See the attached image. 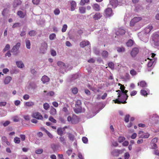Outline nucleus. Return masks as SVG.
I'll return each mask as SVG.
<instances>
[{"instance_id": "aec40b11", "label": "nucleus", "mask_w": 159, "mask_h": 159, "mask_svg": "<svg viewBox=\"0 0 159 159\" xmlns=\"http://www.w3.org/2000/svg\"><path fill=\"white\" fill-rule=\"evenodd\" d=\"M110 2L112 7L114 8L116 7L118 5V2L117 0H110Z\"/></svg>"}, {"instance_id": "f8f14e48", "label": "nucleus", "mask_w": 159, "mask_h": 159, "mask_svg": "<svg viewBox=\"0 0 159 159\" xmlns=\"http://www.w3.org/2000/svg\"><path fill=\"white\" fill-rule=\"evenodd\" d=\"M20 0H14L13 3V6L14 8L17 7L18 6L20 5L22 3Z\"/></svg>"}, {"instance_id": "603ef678", "label": "nucleus", "mask_w": 159, "mask_h": 159, "mask_svg": "<svg viewBox=\"0 0 159 159\" xmlns=\"http://www.w3.org/2000/svg\"><path fill=\"white\" fill-rule=\"evenodd\" d=\"M67 25L66 24H64L63 25V27L62 29V30H61L62 32H65L67 29Z\"/></svg>"}, {"instance_id": "6ab92c4d", "label": "nucleus", "mask_w": 159, "mask_h": 159, "mask_svg": "<svg viewBox=\"0 0 159 159\" xmlns=\"http://www.w3.org/2000/svg\"><path fill=\"white\" fill-rule=\"evenodd\" d=\"M49 80V78L46 75L43 76L41 78V80L43 84H45L48 82Z\"/></svg>"}, {"instance_id": "a878e982", "label": "nucleus", "mask_w": 159, "mask_h": 159, "mask_svg": "<svg viewBox=\"0 0 159 159\" xmlns=\"http://www.w3.org/2000/svg\"><path fill=\"white\" fill-rule=\"evenodd\" d=\"M17 15L21 18H24L25 16V14L21 11H19L17 12Z\"/></svg>"}, {"instance_id": "b1692460", "label": "nucleus", "mask_w": 159, "mask_h": 159, "mask_svg": "<svg viewBox=\"0 0 159 159\" xmlns=\"http://www.w3.org/2000/svg\"><path fill=\"white\" fill-rule=\"evenodd\" d=\"M89 41H83L81 42L80 44V47L81 48H84L86 46L89 45Z\"/></svg>"}, {"instance_id": "4be33fe9", "label": "nucleus", "mask_w": 159, "mask_h": 159, "mask_svg": "<svg viewBox=\"0 0 159 159\" xmlns=\"http://www.w3.org/2000/svg\"><path fill=\"white\" fill-rule=\"evenodd\" d=\"M125 31L124 29L121 28H119L116 32V34L117 35H119V34L121 35L124 34H125Z\"/></svg>"}, {"instance_id": "20e7f679", "label": "nucleus", "mask_w": 159, "mask_h": 159, "mask_svg": "<svg viewBox=\"0 0 159 159\" xmlns=\"http://www.w3.org/2000/svg\"><path fill=\"white\" fill-rule=\"evenodd\" d=\"M20 46V43H16V45L14 46L11 49V52L13 53L15 55H16L19 53L18 50L19 49Z\"/></svg>"}, {"instance_id": "e2e57ef3", "label": "nucleus", "mask_w": 159, "mask_h": 159, "mask_svg": "<svg viewBox=\"0 0 159 159\" xmlns=\"http://www.w3.org/2000/svg\"><path fill=\"white\" fill-rule=\"evenodd\" d=\"M93 51L94 53L97 55H98L99 53V50L96 48L94 49Z\"/></svg>"}, {"instance_id": "680f3d73", "label": "nucleus", "mask_w": 159, "mask_h": 159, "mask_svg": "<svg viewBox=\"0 0 159 159\" xmlns=\"http://www.w3.org/2000/svg\"><path fill=\"white\" fill-rule=\"evenodd\" d=\"M30 98V96L29 95L26 94L23 96V98L25 100H28Z\"/></svg>"}, {"instance_id": "a19ab883", "label": "nucleus", "mask_w": 159, "mask_h": 159, "mask_svg": "<svg viewBox=\"0 0 159 159\" xmlns=\"http://www.w3.org/2000/svg\"><path fill=\"white\" fill-rule=\"evenodd\" d=\"M79 11L81 13H84L85 12V8L84 7H81L79 8Z\"/></svg>"}, {"instance_id": "5701e85b", "label": "nucleus", "mask_w": 159, "mask_h": 159, "mask_svg": "<svg viewBox=\"0 0 159 159\" xmlns=\"http://www.w3.org/2000/svg\"><path fill=\"white\" fill-rule=\"evenodd\" d=\"M16 64L17 66L19 68H22L24 67V65L21 61H17L16 62Z\"/></svg>"}, {"instance_id": "393cba45", "label": "nucleus", "mask_w": 159, "mask_h": 159, "mask_svg": "<svg viewBox=\"0 0 159 159\" xmlns=\"http://www.w3.org/2000/svg\"><path fill=\"white\" fill-rule=\"evenodd\" d=\"M65 131V128H58L57 129V133L58 134L61 136L63 135V131Z\"/></svg>"}, {"instance_id": "2eb2a0df", "label": "nucleus", "mask_w": 159, "mask_h": 159, "mask_svg": "<svg viewBox=\"0 0 159 159\" xmlns=\"http://www.w3.org/2000/svg\"><path fill=\"white\" fill-rule=\"evenodd\" d=\"M155 60H156L155 58L150 60L148 63V67H151V68H152L154 66L153 64H155L156 63V62H155Z\"/></svg>"}, {"instance_id": "37998d69", "label": "nucleus", "mask_w": 159, "mask_h": 159, "mask_svg": "<svg viewBox=\"0 0 159 159\" xmlns=\"http://www.w3.org/2000/svg\"><path fill=\"white\" fill-rule=\"evenodd\" d=\"M43 106L44 108L46 110H47L50 107L49 104L47 103H44L43 105Z\"/></svg>"}, {"instance_id": "864d4df0", "label": "nucleus", "mask_w": 159, "mask_h": 159, "mask_svg": "<svg viewBox=\"0 0 159 159\" xmlns=\"http://www.w3.org/2000/svg\"><path fill=\"white\" fill-rule=\"evenodd\" d=\"M49 120L50 121L54 123H56L57 122L56 120L52 116H50L49 118Z\"/></svg>"}, {"instance_id": "ea45409f", "label": "nucleus", "mask_w": 159, "mask_h": 159, "mask_svg": "<svg viewBox=\"0 0 159 159\" xmlns=\"http://www.w3.org/2000/svg\"><path fill=\"white\" fill-rule=\"evenodd\" d=\"M125 140V138L123 136H120L118 139V142L121 143Z\"/></svg>"}, {"instance_id": "c9c22d12", "label": "nucleus", "mask_w": 159, "mask_h": 159, "mask_svg": "<svg viewBox=\"0 0 159 159\" xmlns=\"http://www.w3.org/2000/svg\"><path fill=\"white\" fill-rule=\"evenodd\" d=\"M82 104L81 101L80 100L78 99L77 100L75 104V107H78L81 106Z\"/></svg>"}, {"instance_id": "f3484780", "label": "nucleus", "mask_w": 159, "mask_h": 159, "mask_svg": "<svg viewBox=\"0 0 159 159\" xmlns=\"http://www.w3.org/2000/svg\"><path fill=\"white\" fill-rule=\"evenodd\" d=\"M12 80V78L10 76H7L4 80V83L5 84H9Z\"/></svg>"}, {"instance_id": "a211bd4d", "label": "nucleus", "mask_w": 159, "mask_h": 159, "mask_svg": "<svg viewBox=\"0 0 159 159\" xmlns=\"http://www.w3.org/2000/svg\"><path fill=\"white\" fill-rule=\"evenodd\" d=\"M150 136V134L148 133H143L141 135H139V138L142 139L148 138Z\"/></svg>"}, {"instance_id": "cd10ccee", "label": "nucleus", "mask_w": 159, "mask_h": 159, "mask_svg": "<svg viewBox=\"0 0 159 159\" xmlns=\"http://www.w3.org/2000/svg\"><path fill=\"white\" fill-rule=\"evenodd\" d=\"M56 112L57 111L55 108L53 107H52L51 108L50 111V113L51 115L54 116L56 114Z\"/></svg>"}, {"instance_id": "774afa93", "label": "nucleus", "mask_w": 159, "mask_h": 159, "mask_svg": "<svg viewBox=\"0 0 159 159\" xmlns=\"http://www.w3.org/2000/svg\"><path fill=\"white\" fill-rule=\"evenodd\" d=\"M154 154L157 156H159V150L158 149H156L154 151Z\"/></svg>"}, {"instance_id": "3c124183", "label": "nucleus", "mask_w": 159, "mask_h": 159, "mask_svg": "<svg viewBox=\"0 0 159 159\" xmlns=\"http://www.w3.org/2000/svg\"><path fill=\"white\" fill-rule=\"evenodd\" d=\"M54 13L55 15H58L60 13V11L59 9L57 8L55 9L54 11Z\"/></svg>"}, {"instance_id": "4d7b16f0", "label": "nucleus", "mask_w": 159, "mask_h": 159, "mask_svg": "<svg viewBox=\"0 0 159 159\" xmlns=\"http://www.w3.org/2000/svg\"><path fill=\"white\" fill-rule=\"evenodd\" d=\"M129 115L128 114L126 115L125 118V121L127 123L129 121Z\"/></svg>"}, {"instance_id": "c03bdc74", "label": "nucleus", "mask_w": 159, "mask_h": 159, "mask_svg": "<svg viewBox=\"0 0 159 159\" xmlns=\"http://www.w3.org/2000/svg\"><path fill=\"white\" fill-rule=\"evenodd\" d=\"M68 138L70 140L73 141L74 140L75 136L74 135L69 133V134Z\"/></svg>"}, {"instance_id": "2f4dec72", "label": "nucleus", "mask_w": 159, "mask_h": 159, "mask_svg": "<svg viewBox=\"0 0 159 159\" xmlns=\"http://www.w3.org/2000/svg\"><path fill=\"white\" fill-rule=\"evenodd\" d=\"M25 105L27 107H32L34 105V103L32 102H26Z\"/></svg>"}, {"instance_id": "6e6552de", "label": "nucleus", "mask_w": 159, "mask_h": 159, "mask_svg": "<svg viewBox=\"0 0 159 159\" xmlns=\"http://www.w3.org/2000/svg\"><path fill=\"white\" fill-rule=\"evenodd\" d=\"M69 3L70 4V11H74L76 7V2L74 1L71 0L69 1Z\"/></svg>"}, {"instance_id": "8fccbe9b", "label": "nucleus", "mask_w": 159, "mask_h": 159, "mask_svg": "<svg viewBox=\"0 0 159 159\" xmlns=\"http://www.w3.org/2000/svg\"><path fill=\"white\" fill-rule=\"evenodd\" d=\"M140 92L141 94L144 96H147L148 94L147 91L144 90H141Z\"/></svg>"}, {"instance_id": "4468645a", "label": "nucleus", "mask_w": 159, "mask_h": 159, "mask_svg": "<svg viewBox=\"0 0 159 159\" xmlns=\"http://www.w3.org/2000/svg\"><path fill=\"white\" fill-rule=\"evenodd\" d=\"M120 152H122V151L120 150L115 149L111 152V154L114 156L117 157L119 155Z\"/></svg>"}, {"instance_id": "4c0bfd02", "label": "nucleus", "mask_w": 159, "mask_h": 159, "mask_svg": "<svg viewBox=\"0 0 159 159\" xmlns=\"http://www.w3.org/2000/svg\"><path fill=\"white\" fill-rule=\"evenodd\" d=\"M14 141L16 143H19L20 142V138L17 137H15L14 139Z\"/></svg>"}, {"instance_id": "bb28decb", "label": "nucleus", "mask_w": 159, "mask_h": 159, "mask_svg": "<svg viewBox=\"0 0 159 159\" xmlns=\"http://www.w3.org/2000/svg\"><path fill=\"white\" fill-rule=\"evenodd\" d=\"M138 85L141 87H147V84L145 81H142L138 83Z\"/></svg>"}, {"instance_id": "7ed1b4c3", "label": "nucleus", "mask_w": 159, "mask_h": 159, "mask_svg": "<svg viewBox=\"0 0 159 159\" xmlns=\"http://www.w3.org/2000/svg\"><path fill=\"white\" fill-rule=\"evenodd\" d=\"M152 39L155 46H159V35L157 33H154L152 35Z\"/></svg>"}, {"instance_id": "58836bf2", "label": "nucleus", "mask_w": 159, "mask_h": 159, "mask_svg": "<svg viewBox=\"0 0 159 159\" xmlns=\"http://www.w3.org/2000/svg\"><path fill=\"white\" fill-rule=\"evenodd\" d=\"M72 93L74 94H76L78 92V90L77 88L75 87L71 89Z\"/></svg>"}, {"instance_id": "e433bc0d", "label": "nucleus", "mask_w": 159, "mask_h": 159, "mask_svg": "<svg viewBox=\"0 0 159 159\" xmlns=\"http://www.w3.org/2000/svg\"><path fill=\"white\" fill-rule=\"evenodd\" d=\"M89 1V0H81L80 2V5L83 6L85 3H88Z\"/></svg>"}, {"instance_id": "dca6fc26", "label": "nucleus", "mask_w": 159, "mask_h": 159, "mask_svg": "<svg viewBox=\"0 0 159 159\" xmlns=\"http://www.w3.org/2000/svg\"><path fill=\"white\" fill-rule=\"evenodd\" d=\"M102 16V15L99 12H96L93 16V18L95 20H98L100 19Z\"/></svg>"}, {"instance_id": "412c9836", "label": "nucleus", "mask_w": 159, "mask_h": 159, "mask_svg": "<svg viewBox=\"0 0 159 159\" xmlns=\"http://www.w3.org/2000/svg\"><path fill=\"white\" fill-rule=\"evenodd\" d=\"M92 7L93 9L96 11H98L100 10V6L98 4H94Z\"/></svg>"}, {"instance_id": "9d476101", "label": "nucleus", "mask_w": 159, "mask_h": 159, "mask_svg": "<svg viewBox=\"0 0 159 159\" xmlns=\"http://www.w3.org/2000/svg\"><path fill=\"white\" fill-rule=\"evenodd\" d=\"M152 28L153 27L151 25H149L146 27L145 28L144 30H143L142 32H144V33L146 34H149V33L150 32Z\"/></svg>"}, {"instance_id": "6e6d98bb", "label": "nucleus", "mask_w": 159, "mask_h": 159, "mask_svg": "<svg viewBox=\"0 0 159 159\" xmlns=\"http://www.w3.org/2000/svg\"><path fill=\"white\" fill-rule=\"evenodd\" d=\"M130 157V155L128 152H125L124 154L125 159H128Z\"/></svg>"}, {"instance_id": "09e8293b", "label": "nucleus", "mask_w": 159, "mask_h": 159, "mask_svg": "<svg viewBox=\"0 0 159 159\" xmlns=\"http://www.w3.org/2000/svg\"><path fill=\"white\" fill-rule=\"evenodd\" d=\"M108 66L112 69H113L114 68V64L112 62H110L108 63Z\"/></svg>"}, {"instance_id": "5fc2aeb1", "label": "nucleus", "mask_w": 159, "mask_h": 159, "mask_svg": "<svg viewBox=\"0 0 159 159\" xmlns=\"http://www.w3.org/2000/svg\"><path fill=\"white\" fill-rule=\"evenodd\" d=\"M82 140L83 142L84 143H87L88 142L87 138L85 137H84L82 138Z\"/></svg>"}, {"instance_id": "f03ea898", "label": "nucleus", "mask_w": 159, "mask_h": 159, "mask_svg": "<svg viewBox=\"0 0 159 159\" xmlns=\"http://www.w3.org/2000/svg\"><path fill=\"white\" fill-rule=\"evenodd\" d=\"M138 36L140 39L145 42H148L149 34H146L144 32H141L138 34Z\"/></svg>"}, {"instance_id": "052dcab7", "label": "nucleus", "mask_w": 159, "mask_h": 159, "mask_svg": "<svg viewBox=\"0 0 159 159\" xmlns=\"http://www.w3.org/2000/svg\"><path fill=\"white\" fill-rule=\"evenodd\" d=\"M7 11H8V10H7V8L4 9L2 12V16H5L6 14L7 13Z\"/></svg>"}, {"instance_id": "13d9d810", "label": "nucleus", "mask_w": 159, "mask_h": 159, "mask_svg": "<svg viewBox=\"0 0 159 159\" xmlns=\"http://www.w3.org/2000/svg\"><path fill=\"white\" fill-rule=\"evenodd\" d=\"M125 50V48H123L119 47L117 49V51L119 52H124Z\"/></svg>"}, {"instance_id": "7c9ffc66", "label": "nucleus", "mask_w": 159, "mask_h": 159, "mask_svg": "<svg viewBox=\"0 0 159 159\" xmlns=\"http://www.w3.org/2000/svg\"><path fill=\"white\" fill-rule=\"evenodd\" d=\"M28 34L30 36L32 37L35 35L37 34V33L36 31L34 30H32L30 31L29 32Z\"/></svg>"}, {"instance_id": "f257e3e1", "label": "nucleus", "mask_w": 159, "mask_h": 159, "mask_svg": "<svg viewBox=\"0 0 159 159\" xmlns=\"http://www.w3.org/2000/svg\"><path fill=\"white\" fill-rule=\"evenodd\" d=\"M128 96L127 94H125V93H123L120 95H118L117 98L116 100H114L113 101L115 103L118 104L125 103H126V101L128 98Z\"/></svg>"}, {"instance_id": "0e129e2a", "label": "nucleus", "mask_w": 159, "mask_h": 159, "mask_svg": "<svg viewBox=\"0 0 159 159\" xmlns=\"http://www.w3.org/2000/svg\"><path fill=\"white\" fill-rule=\"evenodd\" d=\"M158 139L157 138H155L153 139L152 140V143H156L157 142Z\"/></svg>"}, {"instance_id": "39448f33", "label": "nucleus", "mask_w": 159, "mask_h": 159, "mask_svg": "<svg viewBox=\"0 0 159 159\" xmlns=\"http://www.w3.org/2000/svg\"><path fill=\"white\" fill-rule=\"evenodd\" d=\"M104 14L107 17H109L113 15V13L111 8H107L105 10Z\"/></svg>"}, {"instance_id": "f704fd0d", "label": "nucleus", "mask_w": 159, "mask_h": 159, "mask_svg": "<svg viewBox=\"0 0 159 159\" xmlns=\"http://www.w3.org/2000/svg\"><path fill=\"white\" fill-rule=\"evenodd\" d=\"M67 120L68 121L71 122L72 124H76L77 123V122H75L74 121V119L73 118H72L70 116H68L67 118Z\"/></svg>"}, {"instance_id": "c85d7f7f", "label": "nucleus", "mask_w": 159, "mask_h": 159, "mask_svg": "<svg viewBox=\"0 0 159 159\" xmlns=\"http://www.w3.org/2000/svg\"><path fill=\"white\" fill-rule=\"evenodd\" d=\"M134 43L133 40L131 39L129 40L126 43V45L127 47H130L132 46Z\"/></svg>"}, {"instance_id": "1a4fd4ad", "label": "nucleus", "mask_w": 159, "mask_h": 159, "mask_svg": "<svg viewBox=\"0 0 159 159\" xmlns=\"http://www.w3.org/2000/svg\"><path fill=\"white\" fill-rule=\"evenodd\" d=\"M139 50L138 48H133L130 54L133 57H135L138 54Z\"/></svg>"}, {"instance_id": "49530a36", "label": "nucleus", "mask_w": 159, "mask_h": 159, "mask_svg": "<svg viewBox=\"0 0 159 159\" xmlns=\"http://www.w3.org/2000/svg\"><path fill=\"white\" fill-rule=\"evenodd\" d=\"M130 73L132 75L134 76L137 74V72L133 69L130 70Z\"/></svg>"}, {"instance_id": "bf43d9fd", "label": "nucleus", "mask_w": 159, "mask_h": 159, "mask_svg": "<svg viewBox=\"0 0 159 159\" xmlns=\"http://www.w3.org/2000/svg\"><path fill=\"white\" fill-rule=\"evenodd\" d=\"M40 0H32V2L34 4L38 5L39 3Z\"/></svg>"}, {"instance_id": "de8ad7c7", "label": "nucleus", "mask_w": 159, "mask_h": 159, "mask_svg": "<svg viewBox=\"0 0 159 159\" xmlns=\"http://www.w3.org/2000/svg\"><path fill=\"white\" fill-rule=\"evenodd\" d=\"M10 48V45L8 44H7L6 46L3 49V51L6 52V51H7Z\"/></svg>"}, {"instance_id": "c756f323", "label": "nucleus", "mask_w": 159, "mask_h": 159, "mask_svg": "<svg viewBox=\"0 0 159 159\" xmlns=\"http://www.w3.org/2000/svg\"><path fill=\"white\" fill-rule=\"evenodd\" d=\"M25 43L26 48L28 49H30V48L31 44L30 40L29 39H26Z\"/></svg>"}, {"instance_id": "72a5a7b5", "label": "nucleus", "mask_w": 159, "mask_h": 159, "mask_svg": "<svg viewBox=\"0 0 159 159\" xmlns=\"http://www.w3.org/2000/svg\"><path fill=\"white\" fill-rule=\"evenodd\" d=\"M102 55L104 58H107L108 56V52L106 51H103L102 53Z\"/></svg>"}, {"instance_id": "423d86ee", "label": "nucleus", "mask_w": 159, "mask_h": 159, "mask_svg": "<svg viewBox=\"0 0 159 159\" xmlns=\"http://www.w3.org/2000/svg\"><path fill=\"white\" fill-rule=\"evenodd\" d=\"M32 116L38 120H43V117L41 114L38 112H36L32 113Z\"/></svg>"}, {"instance_id": "338daca9", "label": "nucleus", "mask_w": 159, "mask_h": 159, "mask_svg": "<svg viewBox=\"0 0 159 159\" xmlns=\"http://www.w3.org/2000/svg\"><path fill=\"white\" fill-rule=\"evenodd\" d=\"M20 137L21 138V140L22 141H24L25 139V135L24 134H20Z\"/></svg>"}, {"instance_id": "69168bd1", "label": "nucleus", "mask_w": 159, "mask_h": 159, "mask_svg": "<svg viewBox=\"0 0 159 159\" xmlns=\"http://www.w3.org/2000/svg\"><path fill=\"white\" fill-rule=\"evenodd\" d=\"M10 123V122L8 120L6 121L4 123H3V125L4 127L7 126Z\"/></svg>"}, {"instance_id": "473e14b6", "label": "nucleus", "mask_w": 159, "mask_h": 159, "mask_svg": "<svg viewBox=\"0 0 159 159\" xmlns=\"http://www.w3.org/2000/svg\"><path fill=\"white\" fill-rule=\"evenodd\" d=\"M56 38V35L54 33H52L50 34L49 36V39L50 40H53Z\"/></svg>"}, {"instance_id": "9b49d317", "label": "nucleus", "mask_w": 159, "mask_h": 159, "mask_svg": "<svg viewBox=\"0 0 159 159\" xmlns=\"http://www.w3.org/2000/svg\"><path fill=\"white\" fill-rule=\"evenodd\" d=\"M141 20V18L140 17H135L133 19L131 20V21L130 25V26H133L134 25V24L140 20Z\"/></svg>"}, {"instance_id": "0eeeda50", "label": "nucleus", "mask_w": 159, "mask_h": 159, "mask_svg": "<svg viewBox=\"0 0 159 159\" xmlns=\"http://www.w3.org/2000/svg\"><path fill=\"white\" fill-rule=\"evenodd\" d=\"M75 112L76 113H79L82 112H84L85 110L84 108H82L81 106L75 107L74 109Z\"/></svg>"}, {"instance_id": "79ce46f5", "label": "nucleus", "mask_w": 159, "mask_h": 159, "mask_svg": "<svg viewBox=\"0 0 159 159\" xmlns=\"http://www.w3.org/2000/svg\"><path fill=\"white\" fill-rule=\"evenodd\" d=\"M43 151V150L42 149L40 148L37 149L35 150V152L36 154H40L42 153Z\"/></svg>"}, {"instance_id": "ddd939ff", "label": "nucleus", "mask_w": 159, "mask_h": 159, "mask_svg": "<svg viewBox=\"0 0 159 159\" xmlns=\"http://www.w3.org/2000/svg\"><path fill=\"white\" fill-rule=\"evenodd\" d=\"M57 64L61 69H64L65 70V69L66 68L65 64L62 61H58L57 62Z\"/></svg>"}, {"instance_id": "a18cd8bd", "label": "nucleus", "mask_w": 159, "mask_h": 159, "mask_svg": "<svg viewBox=\"0 0 159 159\" xmlns=\"http://www.w3.org/2000/svg\"><path fill=\"white\" fill-rule=\"evenodd\" d=\"M20 23H14L12 25V27L13 28H15L16 27H18L20 26Z\"/></svg>"}]
</instances>
